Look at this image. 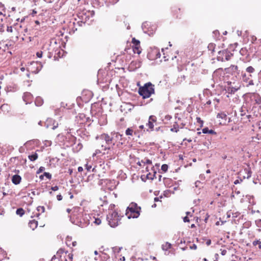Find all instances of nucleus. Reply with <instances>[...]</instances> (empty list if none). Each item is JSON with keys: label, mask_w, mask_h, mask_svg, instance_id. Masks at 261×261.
I'll return each instance as SVG.
<instances>
[{"label": "nucleus", "mask_w": 261, "mask_h": 261, "mask_svg": "<svg viewBox=\"0 0 261 261\" xmlns=\"http://www.w3.org/2000/svg\"><path fill=\"white\" fill-rule=\"evenodd\" d=\"M3 153H6V150L4 148V145H3L1 143H0V154Z\"/></svg>", "instance_id": "obj_32"}, {"label": "nucleus", "mask_w": 261, "mask_h": 261, "mask_svg": "<svg viewBox=\"0 0 261 261\" xmlns=\"http://www.w3.org/2000/svg\"><path fill=\"white\" fill-rule=\"evenodd\" d=\"M246 71L248 73H253L255 71V69L254 68L252 67V66H249L246 69Z\"/></svg>", "instance_id": "obj_30"}, {"label": "nucleus", "mask_w": 261, "mask_h": 261, "mask_svg": "<svg viewBox=\"0 0 261 261\" xmlns=\"http://www.w3.org/2000/svg\"><path fill=\"white\" fill-rule=\"evenodd\" d=\"M20 69H21V71H23L24 70V67H22V68H21Z\"/></svg>", "instance_id": "obj_64"}, {"label": "nucleus", "mask_w": 261, "mask_h": 261, "mask_svg": "<svg viewBox=\"0 0 261 261\" xmlns=\"http://www.w3.org/2000/svg\"><path fill=\"white\" fill-rule=\"evenodd\" d=\"M43 103V100L41 99V98L38 97L35 100V103L37 106H41Z\"/></svg>", "instance_id": "obj_29"}, {"label": "nucleus", "mask_w": 261, "mask_h": 261, "mask_svg": "<svg viewBox=\"0 0 261 261\" xmlns=\"http://www.w3.org/2000/svg\"><path fill=\"white\" fill-rule=\"evenodd\" d=\"M172 118L171 116L167 115L165 117V120L167 121H170Z\"/></svg>", "instance_id": "obj_37"}, {"label": "nucleus", "mask_w": 261, "mask_h": 261, "mask_svg": "<svg viewBox=\"0 0 261 261\" xmlns=\"http://www.w3.org/2000/svg\"><path fill=\"white\" fill-rule=\"evenodd\" d=\"M21 180V177L20 175L16 174L12 176V181L15 185L19 184Z\"/></svg>", "instance_id": "obj_19"}, {"label": "nucleus", "mask_w": 261, "mask_h": 261, "mask_svg": "<svg viewBox=\"0 0 261 261\" xmlns=\"http://www.w3.org/2000/svg\"><path fill=\"white\" fill-rule=\"evenodd\" d=\"M42 54H43V53L42 51H39L36 53V55H37V57L41 58L42 57Z\"/></svg>", "instance_id": "obj_41"}, {"label": "nucleus", "mask_w": 261, "mask_h": 261, "mask_svg": "<svg viewBox=\"0 0 261 261\" xmlns=\"http://www.w3.org/2000/svg\"><path fill=\"white\" fill-rule=\"evenodd\" d=\"M151 168V171L146 172V174H143L141 176V178L143 179V177L145 176L146 178L149 180L153 179L155 177L156 172L155 171L153 166L150 167Z\"/></svg>", "instance_id": "obj_16"}, {"label": "nucleus", "mask_w": 261, "mask_h": 261, "mask_svg": "<svg viewBox=\"0 0 261 261\" xmlns=\"http://www.w3.org/2000/svg\"><path fill=\"white\" fill-rule=\"evenodd\" d=\"M101 222V220L100 218H94V223L96 224V225H99Z\"/></svg>", "instance_id": "obj_33"}, {"label": "nucleus", "mask_w": 261, "mask_h": 261, "mask_svg": "<svg viewBox=\"0 0 261 261\" xmlns=\"http://www.w3.org/2000/svg\"><path fill=\"white\" fill-rule=\"evenodd\" d=\"M227 251L226 249H220V253L222 255H225L227 254Z\"/></svg>", "instance_id": "obj_35"}, {"label": "nucleus", "mask_w": 261, "mask_h": 261, "mask_svg": "<svg viewBox=\"0 0 261 261\" xmlns=\"http://www.w3.org/2000/svg\"><path fill=\"white\" fill-rule=\"evenodd\" d=\"M58 123H56V124H55L54 123V125H53V129H56V128H57V127H58Z\"/></svg>", "instance_id": "obj_54"}, {"label": "nucleus", "mask_w": 261, "mask_h": 261, "mask_svg": "<svg viewBox=\"0 0 261 261\" xmlns=\"http://www.w3.org/2000/svg\"><path fill=\"white\" fill-rule=\"evenodd\" d=\"M206 173H210L211 172V171L210 169H208L206 170Z\"/></svg>", "instance_id": "obj_61"}, {"label": "nucleus", "mask_w": 261, "mask_h": 261, "mask_svg": "<svg viewBox=\"0 0 261 261\" xmlns=\"http://www.w3.org/2000/svg\"><path fill=\"white\" fill-rule=\"evenodd\" d=\"M216 44L213 43H210L207 46L208 51H211V54H213L215 51Z\"/></svg>", "instance_id": "obj_21"}, {"label": "nucleus", "mask_w": 261, "mask_h": 261, "mask_svg": "<svg viewBox=\"0 0 261 261\" xmlns=\"http://www.w3.org/2000/svg\"><path fill=\"white\" fill-rule=\"evenodd\" d=\"M62 196L61 195V194H59L57 196V198L58 199V200L59 201H60L62 199Z\"/></svg>", "instance_id": "obj_45"}, {"label": "nucleus", "mask_w": 261, "mask_h": 261, "mask_svg": "<svg viewBox=\"0 0 261 261\" xmlns=\"http://www.w3.org/2000/svg\"><path fill=\"white\" fill-rule=\"evenodd\" d=\"M122 216L117 211L109 212L107 216L109 224L112 227L117 226L121 220Z\"/></svg>", "instance_id": "obj_4"}, {"label": "nucleus", "mask_w": 261, "mask_h": 261, "mask_svg": "<svg viewBox=\"0 0 261 261\" xmlns=\"http://www.w3.org/2000/svg\"><path fill=\"white\" fill-rule=\"evenodd\" d=\"M69 195L70 199H72L73 198V195L72 194L71 192L69 193Z\"/></svg>", "instance_id": "obj_57"}, {"label": "nucleus", "mask_w": 261, "mask_h": 261, "mask_svg": "<svg viewBox=\"0 0 261 261\" xmlns=\"http://www.w3.org/2000/svg\"><path fill=\"white\" fill-rule=\"evenodd\" d=\"M226 73L236 76L239 74L238 67L236 65H231L229 67L226 68L224 69Z\"/></svg>", "instance_id": "obj_13"}, {"label": "nucleus", "mask_w": 261, "mask_h": 261, "mask_svg": "<svg viewBox=\"0 0 261 261\" xmlns=\"http://www.w3.org/2000/svg\"><path fill=\"white\" fill-rule=\"evenodd\" d=\"M154 92L153 85L148 83L139 88L138 93L143 99L149 98Z\"/></svg>", "instance_id": "obj_2"}, {"label": "nucleus", "mask_w": 261, "mask_h": 261, "mask_svg": "<svg viewBox=\"0 0 261 261\" xmlns=\"http://www.w3.org/2000/svg\"><path fill=\"white\" fill-rule=\"evenodd\" d=\"M7 107H8L7 105H3L1 107V109L3 110L4 109L6 108Z\"/></svg>", "instance_id": "obj_51"}, {"label": "nucleus", "mask_w": 261, "mask_h": 261, "mask_svg": "<svg viewBox=\"0 0 261 261\" xmlns=\"http://www.w3.org/2000/svg\"><path fill=\"white\" fill-rule=\"evenodd\" d=\"M115 138L116 139H119V135L118 134V133H116L115 134Z\"/></svg>", "instance_id": "obj_56"}, {"label": "nucleus", "mask_w": 261, "mask_h": 261, "mask_svg": "<svg viewBox=\"0 0 261 261\" xmlns=\"http://www.w3.org/2000/svg\"><path fill=\"white\" fill-rule=\"evenodd\" d=\"M208 134L216 135V133L214 130H213V129H210L208 131Z\"/></svg>", "instance_id": "obj_48"}, {"label": "nucleus", "mask_w": 261, "mask_h": 261, "mask_svg": "<svg viewBox=\"0 0 261 261\" xmlns=\"http://www.w3.org/2000/svg\"><path fill=\"white\" fill-rule=\"evenodd\" d=\"M43 175L47 177L48 179H50L51 177V174L48 172H44Z\"/></svg>", "instance_id": "obj_36"}, {"label": "nucleus", "mask_w": 261, "mask_h": 261, "mask_svg": "<svg viewBox=\"0 0 261 261\" xmlns=\"http://www.w3.org/2000/svg\"><path fill=\"white\" fill-rule=\"evenodd\" d=\"M43 176H44V175H40V178L41 179H43Z\"/></svg>", "instance_id": "obj_63"}, {"label": "nucleus", "mask_w": 261, "mask_h": 261, "mask_svg": "<svg viewBox=\"0 0 261 261\" xmlns=\"http://www.w3.org/2000/svg\"><path fill=\"white\" fill-rule=\"evenodd\" d=\"M73 239L72 237L67 236L65 239V243L68 247L71 246V243L73 242Z\"/></svg>", "instance_id": "obj_22"}, {"label": "nucleus", "mask_w": 261, "mask_h": 261, "mask_svg": "<svg viewBox=\"0 0 261 261\" xmlns=\"http://www.w3.org/2000/svg\"><path fill=\"white\" fill-rule=\"evenodd\" d=\"M101 137L105 140L106 143L108 145L112 144L115 145V138L114 137H111L108 134H103L101 135Z\"/></svg>", "instance_id": "obj_17"}, {"label": "nucleus", "mask_w": 261, "mask_h": 261, "mask_svg": "<svg viewBox=\"0 0 261 261\" xmlns=\"http://www.w3.org/2000/svg\"><path fill=\"white\" fill-rule=\"evenodd\" d=\"M137 164L142 167L146 166L145 172H148L149 168H150V167L152 166V161L147 158H144L141 160V161H139L137 163Z\"/></svg>", "instance_id": "obj_9"}, {"label": "nucleus", "mask_w": 261, "mask_h": 261, "mask_svg": "<svg viewBox=\"0 0 261 261\" xmlns=\"http://www.w3.org/2000/svg\"><path fill=\"white\" fill-rule=\"evenodd\" d=\"M37 211L39 212V214H37V216L38 217L40 215V213H42L45 211V207L43 206H39L37 208Z\"/></svg>", "instance_id": "obj_28"}, {"label": "nucleus", "mask_w": 261, "mask_h": 261, "mask_svg": "<svg viewBox=\"0 0 261 261\" xmlns=\"http://www.w3.org/2000/svg\"><path fill=\"white\" fill-rule=\"evenodd\" d=\"M172 13L174 18L180 19L183 14V11L181 8L175 7L172 8Z\"/></svg>", "instance_id": "obj_14"}, {"label": "nucleus", "mask_w": 261, "mask_h": 261, "mask_svg": "<svg viewBox=\"0 0 261 261\" xmlns=\"http://www.w3.org/2000/svg\"><path fill=\"white\" fill-rule=\"evenodd\" d=\"M195 227V225L194 224H193L191 225V228H194Z\"/></svg>", "instance_id": "obj_60"}, {"label": "nucleus", "mask_w": 261, "mask_h": 261, "mask_svg": "<svg viewBox=\"0 0 261 261\" xmlns=\"http://www.w3.org/2000/svg\"><path fill=\"white\" fill-rule=\"evenodd\" d=\"M45 169L44 167H40L37 171V173L42 172Z\"/></svg>", "instance_id": "obj_44"}, {"label": "nucleus", "mask_w": 261, "mask_h": 261, "mask_svg": "<svg viewBox=\"0 0 261 261\" xmlns=\"http://www.w3.org/2000/svg\"><path fill=\"white\" fill-rule=\"evenodd\" d=\"M209 129L208 127H205L202 129V131L203 134H207L208 133Z\"/></svg>", "instance_id": "obj_40"}, {"label": "nucleus", "mask_w": 261, "mask_h": 261, "mask_svg": "<svg viewBox=\"0 0 261 261\" xmlns=\"http://www.w3.org/2000/svg\"><path fill=\"white\" fill-rule=\"evenodd\" d=\"M252 244L253 246L258 245V247L259 249H261V241L260 240H256L253 242Z\"/></svg>", "instance_id": "obj_27"}, {"label": "nucleus", "mask_w": 261, "mask_h": 261, "mask_svg": "<svg viewBox=\"0 0 261 261\" xmlns=\"http://www.w3.org/2000/svg\"><path fill=\"white\" fill-rule=\"evenodd\" d=\"M233 56V54L227 50H220L218 52L217 60L219 61L224 62L229 61Z\"/></svg>", "instance_id": "obj_6"}, {"label": "nucleus", "mask_w": 261, "mask_h": 261, "mask_svg": "<svg viewBox=\"0 0 261 261\" xmlns=\"http://www.w3.org/2000/svg\"><path fill=\"white\" fill-rule=\"evenodd\" d=\"M184 221L185 222H189L190 221V220L189 219V218L187 217V216H186L184 218Z\"/></svg>", "instance_id": "obj_47"}, {"label": "nucleus", "mask_w": 261, "mask_h": 261, "mask_svg": "<svg viewBox=\"0 0 261 261\" xmlns=\"http://www.w3.org/2000/svg\"><path fill=\"white\" fill-rule=\"evenodd\" d=\"M161 57V54L158 48H151L147 54V58L150 60H154Z\"/></svg>", "instance_id": "obj_8"}, {"label": "nucleus", "mask_w": 261, "mask_h": 261, "mask_svg": "<svg viewBox=\"0 0 261 261\" xmlns=\"http://www.w3.org/2000/svg\"><path fill=\"white\" fill-rule=\"evenodd\" d=\"M141 207L137 203L132 202L126 210L125 215L128 219L137 218L140 215Z\"/></svg>", "instance_id": "obj_3"}, {"label": "nucleus", "mask_w": 261, "mask_h": 261, "mask_svg": "<svg viewBox=\"0 0 261 261\" xmlns=\"http://www.w3.org/2000/svg\"><path fill=\"white\" fill-rule=\"evenodd\" d=\"M94 176L95 175L94 174L89 175L87 178L88 180L89 181L90 180H91L93 177H94Z\"/></svg>", "instance_id": "obj_46"}, {"label": "nucleus", "mask_w": 261, "mask_h": 261, "mask_svg": "<svg viewBox=\"0 0 261 261\" xmlns=\"http://www.w3.org/2000/svg\"><path fill=\"white\" fill-rule=\"evenodd\" d=\"M56 256L61 261H73V254L64 249L60 248L57 252Z\"/></svg>", "instance_id": "obj_5"}, {"label": "nucleus", "mask_w": 261, "mask_h": 261, "mask_svg": "<svg viewBox=\"0 0 261 261\" xmlns=\"http://www.w3.org/2000/svg\"><path fill=\"white\" fill-rule=\"evenodd\" d=\"M184 124L180 122L179 119L178 121H175L173 126L170 129V131L174 133H177L179 130V128H182L184 126Z\"/></svg>", "instance_id": "obj_15"}, {"label": "nucleus", "mask_w": 261, "mask_h": 261, "mask_svg": "<svg viewBox=\"0 0 261 261\" xmlns=\"http://www.w3.org/2000/svg\"><path fill=\"white\" fill-rule=\"evenodd\" d=\"M168 169V166L167 164H163L161 166V170L164 172H166L167 171Z\"/></svg>", "instance_id": "obj_31"}, {"label": "nucleus", "mask_w": 261, "mask_h": 261, "mask_svg": "<svg viewBox=\"0 0 261 261\" xmlns=\"http://www.w3.org/2000/svg\"><path fill=\"white\" fill-rule=\"evenodd\" d=\"M38 155L36 152L33 153L32 154L29 155L28 158L31 161H35L38 159Z\"/></svg>", "instance_id": "obj_24"}, {"label": "nucleus", "mask_w": 261, "mask_h": 261, "mask_svg": "<svg viewBox=\"0 0 261 261\" xmlns=\"http://www.w3.org/2000/svg\"><path fill=\"white\" fill-rule=\"evenodd\" d=\"M187 141L188 142L190 143L192 142V140L191 138H190V139L185 138L183 139V141Z\"/></svg>", "instance_id": "obj_52"}, {"label": "nucleus", "mask_w": 261, "mask_h": 261, "mask_svg": "<svg viewBox=\"0 0 261 261\" xmlns=\"http://www.w3.org/2000/svg\"><path fill=\"white\" fill-rule=\"evenodd\" d=\"M134 133L135 134H136L133 127H129L125 131V134L127 136H133Z\"/></svg>", "instance_id": "obj_25"}, {"label": "nucleus", "mask_w": 261, "mask_h": 261, "mask_svg": "<svg viewBox=\"0 0 261 261\" xmlns=\"http://www.w3.org/2000/svg\"><path fill=\"white\" fill-rule=\"evenodd\" d=\"M14 27L10 26L8 27L7 28V31L8 32L12 33L13 32Z\"/></svg>", "instance_id": "obj_38"}, {"label": "nucleus", "mask_w": 261, "mask_h": 261, "mask_svg": "<svg viewBox=\"0 0 261 261\" xmlns=\"http://www.w3.org/2000/svg\"><path fill=\"white\" fill-rule=\"evenodd\" d=\"M35 23L36 24H40V22H39V21L38 20H36V21H35Z\"/></svg>", "instance_id": "obj_59"}, {"label": "nucleus", "mask_w": 261, "mask_h": 261, "mask_svg": "<svg viewBox=\"0 0 261 261\" xmlns=\"http://www.w3.org/2000/svg\"><path fill=\"white\" fill-rule=\"evenodd\" d=\"M151 258L153 259V260H156V258L154 256H153V257H151Z\"/></svg>", "instance_id": "obj_62"}, {"label": "nucleus", "mask_w": 261, "mask_h": 261, "mask_svg": "<svg viewBox=\"0 0 261 261\" xmlns=\"http://www.w3.org/2000/svg\"><path fill=\"white\" fill-rule=\"evenodd\" d=\"M171 247V245L170 243H169L168 242H165L162 246V248L163 250H165V251H167L168 249H170Z\"/></svg>", "instance_id": "obj_23"}, {"label": "nucleus", "mask_w": 261, "mask_h": 261, "mask_svg": "<svg viewBox=\"0 0 261 261\" xmlns=\"http://www.w3.org/2000/svg\"><path fill=\"white\" fill-rule=\"evenodd\" d=\"M23 99L26 103H30L33 100V96L29 92H25L23 94Z\"/></svg>", "instance_id": "obj_18"}, {"label": "nucleus", "mask_w": 261, "mask_h": 261, "mask_svg": "<svg viewBox=\"0 0 261 261\" xmlns=\"http://www.w3.org/2000/svg\"><path fill=\"white\" fill-rule=\"evenodd\" d=\"M132 43L133 44L132 48L134 53L139 55L142 51L140 41L136 39L135 38H133L132 39Z\"/></svg>", "instance_id": "obj_10"}, {"label": "nucleus", "mask_w": 261, "mask_h": 261, "mask_svg": "<svg viewBox=\"0 0 261 261\" xmlns=\"http://www.w3.org/2000/svg\"><path fill=\"white\" fill-rule=\"evenodd\" d=\"M109 212H113L114 211H116L115 210V205L114 204H111L109 206Z\"/></svg>", "instance_id": "obj_34"}, {"label": "nucleus", "mask_w": 261, "mask_h": 261, "mask_svg": "<svg viewBox=\"0 0 261 261\" xmlns=\"http://www.w3.org/2000/svg\"><path fill=\"white\" fill-rule=\"evenodd\" d=\"M162 51L163 53V58L165 61L173 60L174 58H176V53L173 51L171 48L168 47L165 49L163 48Z\"/></svg>", "instance_id": "obj_7"}, {"label": "nucleus", "mask_w": 261, "mask_h": 261, "mask_svg": "<svg viewBox=\"0 0 261 261\" xmlns=\"http://www.w3.org/2000/svg\"><path fill=\"white\" fill-rule=\"evenodd\" d=\"M157 122L156 117L154 115H151L149 117L148 122L146 124L148 127L147 131H153L154 130V124Z\"/></svg>", "instance_id": "obj_11"}, {"label": "nucleus", "mask_w": 261, "mask_h": 261, "mask_svg": "<svg viewBox=\"0 0 261 261\" xmlns=\"http://www.w3.org/2000/svg\"><path fill=\"white\" fill-rule=\"evenodd\" d=\"M59 189V187L57 186L51 187V190L53 191H57Z\"/></svg>", "instance_id": "obj_43"}, {"label": "nucleus", "mask_w": 261, "mask_h": 261, "mask_svg": "<svg viewBox=\"0 0 261 261\" xmlns=\"http://www.w3.org/2000/svg\"><path fill=\"white\" fill-rule=\"evenodd\" d=\"M29 226L33 230H35L38 226V222L35 219L30 220L29 223Z\"/></svg>", "instance_id": "obj_20"}, {"label": "nucleus", "mask_w": 261, "mask_h": 261, "mask_svg": "<svg viewBox=\"0 0 261 261\" xmlns=\"http://www.w3.org/2000/svg\"><path fill=\"white\" fill-rule=\"evenodd\" d=\"M24 210L22 208H19L16 211V214L20 217L22 216L24 214Z\"/></svg>", "instance_id": "obj_26"}, {"label": "nucleus", "mask_w": 261, "mask_h": 261, "mask_svg": "<svg viewBox=\"0 0 261 261\" xmlns=\"http://www.w3.org/2000/svg\"><path fill=\"white\" fill-rule=\"evenodd\" d=\"M89 215L81 212V208L79 207H74L72 211V215H70V219L72 223L81 227H85L90 223Z\"/></svg>", "instance_id": "obj_1"}, {"label": "nucleus", "mask_w": 261, "mask_h": 261, "mask_svg": "<svg viewBox=\"0 0 261 261\" xmlns=\"http://www.w3.org/2000/svg\"><path fill=\"white\" fill-rule=\"evenodd\" d=\"M73 210V208L72 209H70V208H67L66 211L68 213H70V212H71V215H72V211Z\"/></svg>", "instance_id": "obj_50"}, {"label": "nucleus", "mask_w": 261, "mask_h": 261, "mask_svg": "<svg viewBox=\"0 0 261 261\" xmlns=\"http://www.w3.org/2000/svg\"><path fill=\"white\" fill-rule=\"evenodd\" d=\"M86 169L87 170V171H89L90 169L92 168V166L91 165H88V164H86L85 165Z\"/></svg>", "instance_id": "obj_42"}, {"label": "nucleus", "mask_w": 261, "mask_h": 261, "mask_svg": "<svg viewBox=\"0 0 261 261\" xmlns=\"http://www.w3.org/2000/svg\"><path fill=\"white\" fill-rule=\"evenodd\" d=\"M77 170L79 172H81L83 171V168L82 167H79Z\"/></svg>", "instance_id": "obj_53"}, {"label": "nucleus", "mask_w": 261, "mask_h": 261, "mask_svg": "<svg viewBox=\"0 0 261 261\" xmlns=\"http://www.w3.org/2000/svg\"><path fill=\"white\" fill-rule=\"evenodd\" d=\"M205 244L207 245V246H209L211 245V240L208 239L207 240H206V242H205Z\"/></svg>", "instance_id": "obj_49"}, {"label": "nucleus", "mask_w": 261, "mask_h": 261, "mask_svg": "<svg viewBox=\"0 0 261 261\" xmlns=\"http://www.w3.org/2000/svg\"><path fill=\"white\" fill-rule=\"evenodd\" d=\"M36 13H37V11L35 10H33V12H32V15L34 16Z\"/></svg>", "instance_id": "obj_55"}, {"label": "nucleus", "mask_w": 261, "mask_h": 261, "mask_svg": "<svg viewBox=\"0 0 261 261\" xmlns=\"http://www.w3.org/2000/svg\"><path fill=\"white\" fill-rule=\"evenodd\" d=\"M77 245V242L75 240H74L73 242L72 243H71V246L70 247L73 248V247H76Z\"/></svg>", "instance_id": "obj_39"}, {"label": "nucleus", "mask_w": 261, "mask_h": 261, "mask_svg": "<svg viewBox=\"0 0 261 261\" xmlns=\"http://www.w3.org/2000/svg\"><path fill=\"white\" fill-rule=\"evenodd\" d=\"M139 128L141 129H144V125H141L140 126H139Z\"/></svg>", "instance_id": "obj_58"}, {"label": "nucleus", "mask_w": 261, "mask_h": 261, "mask_svg": "<svg viewBox=\"0 0 261 261\" xmlns=\"http://www.w3.org/2000/svg\"><path fill=\"white\" fill-rule=\"evenodd\" d=\"M217 118L219 119V123L221 125H226L230 121V118H228L227 115L223 112L218 113Z\"/></svg>", "instance_id": "obj_12"}]
</instances>
